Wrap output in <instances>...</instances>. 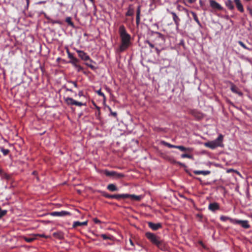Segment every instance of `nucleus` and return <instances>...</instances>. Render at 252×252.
Returning a JSON list of instances; mask_svg holds the SVG:
<instances>
[{"label":"nucleus","instance_id":"obj_7","mask_svg":"<svg viewBox=\"0 0 252 252\" xmlns=\"http://www.w3.org/2000/svg\"><path fill=\"white\" fill-rule=\"evenodd\" d=\"M231 223L240 224L242 227L245 229H248L250 227V225L249 224L248 220H237L235 219V220H231Z\"/></svg>","mask_w":252,"mask_h":252},{"label":"nucleus","instance_id":"obj_33","mask_svg":"<svg viewBox=\"0 0 252 252\" xmlns=\"http://www.w3.org/2000/svg\"><path fill=\"white\" fill-rule=\"evenodd\" d=\"M2 178L5 179L7 180H11V176L6 173H2Z\"/></svg>","mask_w":252,"mask_h":252},{"label":"nucleus","instance_id":"obj_39","mask_svg":"<svg viewBox=\"0 0 252 252\" xmlns=\"http://www.w3.org/2000/svg\"><path fill=\"white\" fill-rule=\"evenodd\" d=\"M96 93H97V94H98V95L101 96H102V97L104 98V99H105V95H104V93H102V92L101 91V90H100H100H99L98 91H97L96 92Z\"/></svg>","mask_w":252,"mask_h":252},{"label":"nucleus","instance_id":"obj_43","mask_svg":"<svg viewBox=\"0 0 252 252\" xmlns=\"http://www.w3.org/2000/svg\"><path fill=\"white\" fill-rule=\"evenodd\" d=\"M67 53L68 58H69L70 60H71L74 58L73 54H71L70 52H69L68 50L67 51Z\"/></svg>","mask_w":252,"mask_h":252},{"label":"nucleus","instance_id":"obj_23","mask_svg":"<svg viewBox=\"0 0 252 252\" xmlns=\"http://www.w3.org/2000/svg\"><path fill=\"white\" fill-rule=\"evenodd\" d=\"M131 5L129 6L127 11L126 13V16H131L134 14V9L131 7Z\"/></svg>","mask_w":252,"mask_h":252},{"label":"nucleus","instance_id":"obj_17","mask_svg":"<svg viewBox=\"0 0 252 252\" xmlns=\"http://www.w3.org/2000/svg\"><path fill=\"white\" fill-rule=\"evenodd\" d=\"M234 1L236 4L238 10L241 12H243L244 10L240 0H234Z\"/></svg>","mask_w":252,"mask_h":252},{"label":"nucleus","instance_id":"obj_48","mask_svg":"<svg viewBox=\"0 0 252 252\" xmlns=\"http://www.w3.org/2000/svg\"><path fill=\"white\" fill-rule=\"evenodd\" d=\"M37 236H39V237H44L45 238H48V236H47L45 235L44 234H37Z\"/></svg>","mask_w":252,"mask_h":252},{"label":"nucleus","instance_id":"obj_58","mask_svg":"<svg viewBox=\"0 0 252 252\" xmlns=\"http://www.w3.org/2000/svg\"><path fill=\"white\" fill-rule=\"evenodd\" d=\"M250 12L251 14H252V9H250Z\"/></svg>","mask_w":252,"mask_h":252},{"label":"nucleus","instance_id":"obj_4","mask_svg":"<svg viewBox=\"0 0 252 252\" xmlns=\"http://www.w3.org/2000/svg\"><path fill=\"white\" fill-rule=\"evenodd\" d=\"M141 198L140 196L129 194H111V199L114 198L117 200H119L121 198H130L132 200L139 201L141 199Z\"/></svg>","mask_w":252,"mask_h":252},{"label":"nucleus","instance_id":"obj_18","mask_svg":"<svg viewBox=\"0 0 252 252\" xmlns=\"http://www.w3.org/2000/svg\"><path fill=\"white\" fill-rule=\"evenodd\" d=\"M230 89L233 93L237 94L240 96H241L243 94L239 90L237 87L234 85H232L231 86Z\"/></svg>","mask_w":252,"mask_h":252},{"label":"nucleus","instance_id":"obj_6","mask_svg":"<svg viewBox=\"0 0 252 252\" xmlns=\"http://www.w3.org/2000/svg\"><path fill=\"white\" fill-rule=\"evenodd\" d=\"M65 101L68 105H76L78 106H82L83 105H86L85 103H83L81 102L76 101L75 100L73 99L71 97L66 98L65 99Z\"/></svg>","mask_w":252,"mask_h":252},{"label":"nucleus","instance_id":"obj_16","mask_svg":"<svg viewBox=\"0 0 252 252\" xmlns=\"http://www.w3.org/2000/svg\"><path fill=\"white\" fill-rule=\"evenodd\" d=\"M88 224V221H85L83 222H80L78 221H74L72 224L73 228H76L78 226H86Z\"/></svg>","mask_w":252,"mask_h":252},{"label":"nucleus","instance_id":"obj_26","mask_svg":"<svg viewBox=\"0 0 252 252\" xmlns=\"http://www.w3.org/2000/svg\"><path fill=\"white\" fill-rule=\"evenodd\" d=\"M140 6H138L137 10H136V21H140Z\"/></svg>","mask_w":252,"mask_h":252},{"label":"nucleus","instance_id":"obj_24","mask_svg":"<svg viewBox=\"0 0 252 252\" xmlns=\"http://www.w3.org/2000/svg\"><path fill=\"white\" fill-rule=\"evenodd\" d=\"M161 144L165 146L168 147L170 148H176V145H172L167 142H165L164 141H162L161 142Z\"/></svg>","mask_w":252,"mask_h":252},{"label":"nucleus","instance_id":"obj_44","mask_svg":"<svg viewBox=\"0 0 252 252\" xmlns=\"http://www.w3.org/2000/svg\"><path fill=\"white\" fill-rule=\"evenodd\" d=\"M146 43H147L149 47H151V48H155V46L153 44H152V43H151L148 40H147L146 41Z\"/></svg>","mask_w":252,"mask_h":252},{"label":"nucleus","instance_id":"obj_36","mask_svg":"<svg viewBox=\"0 0 252 252\" xmlns=\"http://www.w3.org/2000/svg\"><path fill=\"white\" fill-rule=\"evenodd\" d=\"M109 110L110 112V115L113 116L115 118H116L117 116V113L116 112H113L110 107H108Z\"/></svg>","mask_w":252,"mask_h":252},{"label":"nucleus","instance_id":"obj_46","mask_svg":"<svg viewBox=\"0 0 252 252\" xmlns=\"http://www.w3.org/2000/svg\"><path fill=\"white\" fill-rule=\"evenodd\" d=\"M86 65H87L88 66H89V67H90L92 69L94 70V69L95 68V67L94 65H93L92 64H89V63H86Z\"/></svg>","mask_w":252,"mask_h":252},{"label":"nucleus","instance_id":"obj_25","mask_svg":"<svg viewBox=\"0 0 252 252\" xmlns=\"http://www.w3.org/2000/svg\"><path fill=\"white\" fill-rule=\"evenodd\" d=\"M191 14L192 15L193 19L195 21V22L197 23V24L199 26L201 25V23L198 18V17L196 14L194 12H191Z\"/></svg>","mask_w":252,"mask_h":252},{"label":"nucleus","instance_id":"obj_29","mask_svg":"<svg viewBox=\"0 0 252 252\" xmlns=\"http://www.w3.org/2000/svg\"><path fill=\"white\" fill-rule=\"evenodd\" d=\"M78 62L79 60L75 57L71 59V61L69 62V63H71L74 66L78 64L77 63Z\"/></svg>","mask_w":252,"mask_h":252},{"label":"nucleus","instance_id":"obj_1","mask_svg":"<svg viewBox=\"0 0 252 252\" xmlns=\"http://www.w3.org/2000/svg\"><path fill=\"white\" fill-rule=\"evenodd\" d=\"M119 33L121 38V44L119 46V51L123 52L126 50L131 44V36L127 33L124 25H121L119 29Z\"/></svg>","mask_w":252,"mask_h":252},{"label":"nucleus","instance_id":"obj_30","mask_svg":"<svg viewBox=\"0 0 252 252\" xmlns=\"http://www.w3.org/2000/svg\"><path fill=\"white\" fill-rule=\"evenodd\" d=\"M101 193V195L107 198H109V199H111V194H109L108 193H107V192H106L105 191H100Z\"/></svg>","mask_w":252,"mask_h":252},{"label":"nucleus","instance_id":"obj_56","mask_svg":"<svg viewBox=\"0 0 252 252\" xmlns=\"http://www.w3.org/2000/svg\"><path fill=\"white\" fill-rule=\"evenodd\" d=\"M92 3H94V0H89Z\"/></svg>","mask_w":252,"mask_h":252},{"label":"nucleus","instance_id":"obj_34","mask_svg":"<svg viewBox=\"0 0 252 252\" xmlns=\"http://www.w3.org/2000/svg\"><path fill=\"white\" fill-rule=\"evenodd\" d=\"M238 44L241 46L243 48L245 49H247V50H250V49L247 47L246 45L241 41H239L238 42Z\"/></svg>","mask_w":252,"mask_h":252},{"label":"nucleus","instance_id":"obj_12","mask_svg":"<svg viewBox=\"0 0 252 252\" xmlns=\"http://www.w3.org/2000/svg\"><path fill=\"white\" fill-rule=\"evenodd\" d=\"M148 226L153 230H157L162 227V225L160 223H154L152 222H148Z\"/></svg>","mask_w":252,"mask_h":252},{"label":"nucleus","instance_id":"obj_51","mask_svg":"<svg viewBox=\"0 0 252 252\" xmlns=\"http://www.w3.org/2000/svg\"><path fill=\"white\" fill-rule=\"evenodd\" d=\"M96 115H97V117H99L100 115V110H98Z\"/></svg>","mask_w":252,"mask_h":252},{"label":"nucleus","instance_id":"obj_35","mask_svg":"<svg viewBox=\"0 0 252 252\" xmlns=\"http://www.w3.org/2000/svg\"><path fill=\"white\" fill-rule=\"evenodd\" d=\"M1 152H2L4 156H6L9 153V150L8 149H5L3 148H1Z\"/></svg>","mask_w":252,"mask_h":252},{"label":"nucleus","instance_id":"obj_50","mask_svg":"<svg viewBox=\"0 0 252 252\" xmlns=\"http://www.w3.org/2000/svg\"><path fill=\"white\" fill-rule=\"evenodd\" d=\"M129 243L132 247H134V243L131 239H129Z\"/></svg>","mask_w":252,"mask_h":252},{"label":"nucleus","instance_id":"obj_59","mask_svg":"<svg viewBox=\"0 0 252 252\" xmlns=\"http://www.w3.org/2000/svg\"><path fill=\"white\" fill-rule=\"evenodd\" d=\"M32 173H33V174H35V173H36V171H33V172H32Z\"/></svg>","mask_w":252,"mask_h":252},{"label":"nucleus","instance_id":"obj_54","mask_svg":"<svg viewBox=\"0 0 252 252\" xmlns=\"http://www.w3.org/2000/svg\"><path fill=\"white\" fill-rule=\"evenodd\" d=\"M27 6H29L30 0H26Z\"/></svg>","mask_w":252,"mask_h":252},{"label":"nucleus","instance_id":"obj_9","mask_svg":"<svg viewBox=\"0 0 252 252\" xmlns=\"http://www.w3.org/2000/svg\"><path fill=\"white\" fill-rule=\"evenodd\" d=\"M210 6L214 9L218 10H222L223 7L217 1L214 0H210Z\"/></svg>","mask_w":252,"mask_h":252},{"label":"nucleus","instance_id":"obj_20","mask_svg":"<svg viewBox=\"0 0 252 252\" xmlns=\"http://www.w3.org/2000/svg\"><path fill=\"white\" fill-rule=\"evenodd\" d=\"M53 235L54 237L58 238L59 239H63L64 238V234L63 232L61 231L54 232L53 234Z\"/></svg>","mask_w":252,"mask_h":252},{"label":"nucleus","instance_id":"obj_52","mask_svg":"<svg viewBox=\"0 0 252 252\" xmlns=\"http://www.w3.org/2000/svg\"><path fill=\"white\" fill-rule=\"evenodd\" d=\"M83 95V93L82 91H80L78 93V95L79 96H82Z\"/></svg>","mask_w":252,"mask_h":252},{"label":"nucleus","instance_id":"obj_14","mask_svg":"<svg viewBox=\"0 0 252 252\" xmlns=\"http://www.w3.org/2000/svg\"><path fill=\"white\" fill-rule=\"evenodd\" d=\"M170 14L172 15L173 20L176 25V29H178L181 21L180 19L174 12L171 11Z\"/></svg>","mask_w":252,"mask_h":252},{"label":"nucleus","instance_id":"obj_53","mask_svg":"<svg viewBox=\"0 0 252 252\" xmlns=\"http://www.w3.org/2000/svg\"><path fill=\"white\" fill-rule=\"evenodd\" d=\"M140 21H136V23L137 26L139 25Z\"/></svg>","mask_w":252,"mask_h":252},{"label":"nucleus","instance_id":"obj_49","mask_svg":"<svg viewBox=\"0 0 252 252\" xmlns=\"http://www.w3.org/2000/svg\"><path fill=\"white\" fill-rule=\"evenodd\" d=\"M155 50H156V51L157 52V53L158 54V55H159L160 54V50H159L158 48H155Z\"/></svg>","mask_w":252,"mask_h":252},{"label":"nucleus","instance_id":"obj_28","mask_svg":"<svg viewBox=\"0 0 252 252\" xmlns=\"http://www.w3.org/2000/svg\"><path fill=\"white\" fill-rule=\"evenodd\" d=\"M220 220L223 221H225L227 220H229L230 222H231V220H235V219H233L228 217H226V216H221L220 217Z\"/></svg>","mask_w":252,"mask_h":252},{"label":"nucleus","instance_id":"obj_5","mask_svg":"<svg viewBox=\"0 0 252 252\" xmlns=\"http://www.w3.org/2000/svg\"><path fill=\"white\" fill-rule=\"evenodd\" d=\"M103 173L108 177H113L116 179L122 178L124 177V175L121 173H118L115 171H110L107 170L103 171Z\"/></svg>","mask_w":252,"mask_h":252},{"label":"nucleus","instance_id":"obj_19","mask_svg":"<svg viewBox=\"0 0 252 252\" xmlns=\"http://www.w3.org/2000/svg\"><path fill=\"white\" fill-rule=\"evenodd\" d=\"M225 4L229 9L231 10L234 9V6L233 5V3L232 0H226L225 1Z\"/></svg>","mask_w":252,"mask_h":252},{"label":"nucleus","instance_id":"obj_38","mask_svg":"<svg viewBox=\"0 0 252 252\" xmlns=\"http://www.w3.org/2000/svg\"><path fill=\"white\" fill-rule=\"evenodd\" d=\"M184 3L186 4L187 2L189 4H192L196 2V0H183Z\"/></svg>","mask_w":252,"mask_h":252},{"label":"nucleus","instance_id":"obj_31","mask_svg":"<svg viewBox=\"0 0 252 252\" xmlns=\"http://www.w3.org/2000/svg\"><path fill=\"white\" fill-rule=\"evenodd\" d=\"M36 238L34 237H25L24 238V240L27 242H29V243H30V242H32Z\"/></svg>","mask_w":252,"mask_h":252},{"label":"nucleus","instance_id":"obj_61","mask_svg":"<svg viewBox=\"0 0 252 252\" xmlns=\"http://www.w3.org/2000/svg\"><path fill=\"white\" fill-rule=\"evenodd\" d=\"M1 148L0 147V150H1Z\"/></svg>","mask_w":252,"mask_h":252},{"label":"nucleus","instance_id":"obj_47","mask_svg":"<svg viewBox=\"0 0 252 252\" xmlns=\"http://www.w3.org/2000/svg\"><path fill=\"white\" fill-rule=\"evenodd\" d=\"M70 83H72L75 88H77L78 87L77 84V83L76 82L71 81L70 82Z\"/></svg>","mask_w":252,"mask_h":252},{"label":"nucleus","instance_id":"obj_42","mask_svg":"<svg viewBox=\"0 0 252 252\" xmlns=\"http://www.w3.org/2000/svg\"><path fill=\"white\" fill-rule=\"evenodd\" d=\"M75 67L77 68L78 72H80L83 69V68L79 64L76 65V66H75Z\"/></svg>","mask_w":252,"mask_h":252},{"label":"nucleus","instance_id":"obj_55","mask_svg":"<svg viewBox=\"0 0 252 252\" xmlns=\"http://www.w3.org/2000/svg\"><path fill=\"white\" fill-rule=\"evenodd\" d=\"M95 107H96V109L97 110V111L98 110H100V107H98V106H97L96 105H95Z\"/></svg>","mask_w":252,"mask_h":252},{"label":"nucleus","instance_id":"obj_8","mask_svg":"<svg viewBox=\"0 0 252 252\" xmlns=\"http://www.w3.org/2000/svg\"><path fill=\"white\" fill-rule=\"evenodd\" d=\"M76 52L78 53V56L81 60L84 61L90 60L91 62H92V60H91L90 57L83 51L76 50Z\"/></svg>","mask_w":252,"mask_h":252},{"label":"nucleus","instance_id":"obj_21","mask_svg":"<svg viewBox=\"0 0 252 252\" xmlns=\"http://www.w3.org/2000/svg\"><path fill=\"white\" fill-rule=\"evenodd\" d=\"M193 173L195 175H207L210 174L211 172L208 170L206 171H201V170H195L193 171Z\"/></svg>","mask_w":252,"mask_h":252},{"label":"nucleus","instance_id":"obj_15","mask_svg":"<svg viewBox=\"0 0 252 252\" xmlns=\"http://www.w3.org/2000/svg\"><path fill=\"white\" fill-rule=\"evenodd\" d=\"M153 34L155 36L156 40H160L163 43L165 42V38L163 34L158 32H154Z\"/></svg>","mask_w":252,"mask_h":252},{"label":"nucleus","instance_id":"obj_57","mask_svg":"<svg viewBox=\"0 0 252 252\" xmlns=\"http://www.w3.org/2000/svg\"><path fill=\"white\" fill-rule=\"evenodd\" d=\"M66 90L68 91H70V92H72V91L71 89H67Z\"/></svg>","mask_w":252,"mask_h":252},{"label":"nucleus","instance_id":"obj_41","mask_svg":"<svg viewBox=\"0 0 252 252\" xmlns=\"http://www.w3.org/2000/svg\"><path fill=\"white\" fill-rule=\"evenodd\" d=\"M101 237L104 239V240H109L111 239L110 237L109 236H107L106 234H102L101 235Z\"/></svg>","mask_w":252,"mask_h":252},{"label":"nucleus","instance_id":"obj_3","mask_svg":"<svg viewBox=\"0 0 252 252\" xmlns=\"http://www.w3.org/2000/svg\"><path fill=\"white\" fill-rule=\"evenodd\" d=\"M223 138V135L220 134L218 137L215 140L205 143L204 146L211 149H214L218 147H221L222 146Z\"/></svg>","mask_w":252,"mask_h":252},{"label":"nucleus","instance_id":"obj_60","mask_svg":"<svg viewBox=\"0 0 252 252\" xmlns=\"http://www.w3.org/2000/svg\"><path fill=\"white\" fill-rule=\"evenodd\" d=\"M133 0H130V1H132Z\"/></svg>","mask_w":252,"mask_h":252},{"label":"nucleus","instance_id":"obj_11","mask_svg":"<svg viewBox=\"0 0 252 252\" xmlns=\"http://www.w3.org/2000/svg\"><path fill=\"white\" fill-rule=\"evenodd\" d=\"M189 114H191L198 120L201 119L203 118L202 113L195 109L190 110L189 111Z\"/></svg>","mask_w":252,"mask_h":252},{"label":"nucleus","instance_id":"obj_40","mask_svg":"<svg viewBox=\"0 0 252 252\" xmlns=\"http://www.w3.org/2000/svg\"><path fill=\"white\" fill-rule=\"evenodd\" d=\"M181 157L182 158H192V156L187 154H183L181 155Z\"/></svg>","mask_w":252,"mask_h":252},{"label":"nucleus","instance_id":"obj_27","mask_svg":"<svg viewBox=\"0 0 252 252\" xmlns=\"http://www.w3.org/2000/svg\"><path fill=\"white\" fill-rule=\"evenodd\" d=\"M65 22L68 24V25L70 26L72 28L74 27V23L72 22L71 17H67L65 19Z\"/></svg>","mask_w":252,"mask_h":252},{"label":"nucleus","instance_id":"obj_2","mask_svg":"<svg viewBox=\"0 0 252 252\" xmlns=\"http://www.w3.org/2000/svg\"><path fill=\"white\" fill-rule=\"evenodd\" d=\"M145 236L151 243L156 246L160 250L163 251L167 250V246L166 243L163 240H161L159 236L150 232H146Z\"/></svg>","mask_w":252,"mask_h":252},{"label":"nucleus","instance_id":"obj_37","mask_svg":"<svg viewBox=\"0 0 252 252\" xmlns=\"http://www.w3.org/2000/svg\"><path fill=\"white\" fill-rule=\"evenodd\" d=\"M7 213L6 210H2L0 207V219L5 216Z\"/></svg>","mask_w":252,"mask_h":252},{"label":"nucleus","instance_id":"obj_10","mask_svg":"<svg viewBox=\"0 0 252 252\" xmlns=\"http://www.w3.org/2000/svg\"><path fill=\"white\" fill-rule=\"evenodd\" d=\"M52 216L54 217H63L67 215H70V213L69 212L65 211H62L61 212H52L50 213Z\"/></svg>","mask_w":252,"mask_h":252},{"label":"nucleus","instance_id":"obj_45","mask_svg":"<svg viewBox=\"0 0 252 252\" xmlns=\"http://www.w3.org/2000/svg\"><path fill=\"white\" fill-rule=\"evenodd\" d=\"M93 221L96 224H100L101 223V221L97 219V218H94L93 219Z\"/></svg>","mask_w":252,"mask_h":252},{"label":"nucleus","instance_id":"obj_22","mask_svg":"<svg viewBox=\"0 0 252 252\" xmlns=\"http://www.w3.org/2000/svg\"><path fill=\"white\" fill-rule=\"evenodd\" d=\"M107 189L111 191H115L118 190V189L117 187L113 184H109L107 187Z\"/></svg>","mask_w":252,"mask_h":252},{"label":"nucleus","instance_id":"obj_13","mask_svg":"<svg viewBox=\"0 0 252 252\" xmlns=\"http://www.w3.org/2000/svg\"><path fill=\"white\" fill-rule=\"evenodd\" d=\"M220 208V205L217 202L211 203L208 206L209 210L214 212L219 210Z\"/></svg>","mask_w":252,"mask_h":252},{"label":"nucleus","instance_id":"obj_32","mask_svg":"<svg viewBox=\"0 0 252 252\" xmlns=\"http://www.w3.org/2000/svg\"><path fill=\"white\" fill-rule=\"evenodd\" d=\"M176 149H178L181 151H187L189 150V148H186L183 146H177Z\"/></svg>","mask_w":252,"mask_h":252}]
</instances>
